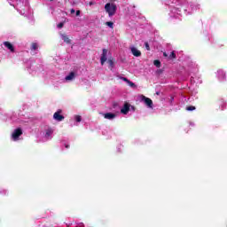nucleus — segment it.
Returning <instances> with one entry per match:
<instances>
[{
  "label": "nucleus",
  "mask_w": 227,
  "mask_h": 227,
  "mask_svg": "<svg viewBox=\"0 0 227 227\" xmlns=\"http://www.w3.org/2000/svg\"><path fill=\"white\" fill-rule=\"evenodd\" d=\"M116 10L117 7L115 4L107 3L105 5V11L108 13L109 17L116 15Z\"/></svg>",
  "instance_id": "nucleus-1"
},
{
  "label": "nucleus",
  "mask_w": 227,
  "mask_h": 227,
  "mask_svg": "<svg viewBox=\"0 0 227 227\" xmlns=\"http://www.w3.org/2000/svg\"><path fill=\"white\" fill-rule=\"evenodd\" d=\"M20 136H22V129L18 128V129H14V131L12 132V138L14 141H19V137Z\"/></svg>",
  "instance_id": "nucleus-2"
},
{
  "label": "nucleus",
  "mask_w": 227,
  "mask_h": 227,
  "mask_svg": "<svg viewBox=\"0 0 227 227\" xmlns=\"http://www.w3.org/2000/svg\"><path fill=\"white\" fill-rule=\"evenodd\" d=\"M61 113H63L62 110H58V111L53 114L54 120H56L57 121H63V120H65V116L61 115Z\"/></svg>",
  "instance_id": "nucleus-3"
},
{
  "label": "nucleus",
  "mask_w": 227,
  "mask_h": 227,
  "mask_svg": "<svg viewBox=\"0 0 227 227\" xmlns=\"http://www.w3.org/2000/svg\"><path fill=\"white\" fill-rule=\"evenodd\" d=\"M107 52H109V51H107V49H103V52L101 54V58H100V63L102 66H104L106 61H107Z\"/></svg>",
  "instance_id": "nucleus-4"
},
{
  "label": "nucleus",
  "mask_w": 227,
  "mask_h": 227,
  "mask_svg": "<svg viewBox=\"0 0 227 227\" xmlns=\"http://www.w3.org/2000/svg\"><path fill=\"white\" fill-rule=\"evenodd\" d=\"M143 100L146 106L151 107V108L153 107V101H152V99L143 96Z\"/></svg>",
  "instance_id": "nucleus-5"
},
{
  "label": "nucleus",
  "mask_w": 227,
  "mask_h": 227,
  "mask_svg": "<svg viewBox=\"0 0 227 227\" xmlns=\"http://www.w3.org/2000/svg\"><path fill=\"white\" fill-rule=\"evenodd\" d=\"M129 111H130V105H129V103H125L122 109H121V113L122 114H127Z\"/></svg>",
  "instance_id": "nucleus-6"
},
{
  "label": "nucleus",
  "mask_w": 227,
  "mask_h": 227,
  "mask_svg": "<svg viewBox=\"0 0 227 227\" xmlns=\"http://www.w3.org/2000/svg\"><path fill=\"white\" fill-rule=\"evenodd\" d=\"M4 45L7 49H9V51H11V52H15V47H13V44H12V43L6 41L4 43Z\"/></svg>",
  "instance_id": "nucleus-7"
},
{
  "label": "nucleus",
  "mask_w": 227,
  "mask_h": 227,
  "mask_svg": "<svg viewBox=\"0 0 227 227\" xmlns=\"http://www.w3.org/2000/svg\"><path fill=\"white\" fill-rule=\"evenodd\" d=\"M131 52L136 58H139L141 56V51L137 50L136 47H131Z\"/></svg>",
  "instance_id": "nucleus-8"
},
{
  "label": "nucleus",
  "mask_w": 227,
  "mask_h": 227,
  "mask_svg": "<svg viewBox=\"0 0 227 227\" xmlns=\"http://www.w3.org/2000/svg\"><path fill=\"white\" fill-rule=\"evenodd\" d=\"M104 118H106V120H113L114 118H116V114L112 113H106L104 114Z\"/></svg>",
  "instance_id": "nucleus-9"
},
{
  "label": "nucleus",
  "mask_w": 227,
  "mask_h": 227,
  "mask_svg": "<svg viewBox=\"0 0 227 227\" xmlns=\"http://www.w3.org/2000/svg\"><path fill=\"white\" fill-rule=\"evenodd\" d=\"M62 40L66 43H71L72 40H70V38L68 37V35L63 34L62 35Z\"/></svg>",
  "instance_id": "nucleus-10"
},
{
  "label": "nucleus",
  "mask_w": 227,
  "mask_h": 227,
  "mask_svg": "<svg viewBox=\"0 0 227 227\" xmlns=\"http://www.w3.org/2000/svg\"><path fill=\"white\" fill-rule=\"evenodd\" d=\"M75 77V73L71 72L67 76H66V81H72Z\"/></svg>",
  "instance_id": "nucleus-11"
},
{
  "label": "nucleus",
  "mask_w": 227,
  "mask_h": 227,
  "mask_svg": "<svg viewBox=\"0 0 227 227\" xmlns=\"http://www.w3.org/2000/svg\"><path fill=\"white\" fill-rule=\"evenodd\" d=\"M107 63L111 68H114V59L113 58H109Z\"/></svg>",
  "instance_id": "nucleus-12"
},
{
  "label": "nucleus",
  "mask_w": 227,
  "mask_h": 227,
  "mask_svg": "<svg viewBox=\"0 0 227 227\" xmlns=\"http://www.w3.org/2000/svg\"><path fill=\"white\" fill-rule=\"evenodd\" d=\"M106 26H108V27H110V29H114V23L113 21H106L105 23Z\"/></svg>",
  "instance_id": "nucleus-13"
},
{
  "label": "nucleus",
  "mask_w": 227,
  "mask_h": 227,
  "mask_svg": "<svg viewBox=\"0 0 227 227\" xmlns=\"http://www.w3.org/2000/svg\"><path fill=\"white\" fill-rule=\"evenodd\" d=\"M38 50V43H32L31 44V51H37Z\"/></svg>",
  "instance_id": "nucleus-14"
},
{
  "label": "nucleus",
  "mask_w": 227,
  "mask_h": 227,
  "mask_svg": "<svg viewBox=\"0 0 227 227\" xmlns=\"http://www.w3.org/2000/svg\"><path fill=\"white\" fill-rule=\"evenodd\" d=\"M53 132H54V131L52 130V129H47V130H46L45 137H49L50 136H52V133H53Z\"/></svg>",
  "instance_id": "nucleus-15"
},
{
  "label": "nucleus",
  "mask_w": 227,
  "mask_h": 227,
  "mask_svg": "<svg viewBox=\"0 0 227 227\" xmlns=\"http://www.w3.org/2000/svg\"><path fill=\"white\" fill-rule=\"evenodd\" d=\"M154 67H157V68H160V60L156 59L153 61Z\"/></svg>",
  "instance_id": "nucleus-16"
},
{
  "label": "nucleus",
  "mask_w": 227,
  "mask_h": 227,
  "mask_svg": "<svg viewBox=\"0 0 227 227\" xmlns=\"http://www.w3.org/2000/svg\"><path fill=\"white\" fill-rule=\"evenodd\" d=\"M129 84V86H130V88H137V86L136 85V83H134L133 82H131L130 80H129V82H127Z\"/></svg>",
  "instance_id": "nucleus-17"
},
{
  "label": "nucleus",
  "mask_w": 227,
  "mask_h": 227,
  "mask_svg": "<svg viewBox=\"0 0 227 227\" xmlns=\"http://www.w3.org/2000/svg\"><path fill=\"white\" fill-rule=\"evenodd\" d=\"M169 59H176V54L175 51H172L169 55Z\"/></svg>",
  "instance_id": "nucleus-18"
},
{
  "label": "nucleus",
  "mask_w": 227,
  "mask_h": 227,
  "mask_svg": "<svg viewBox=\"0 0 227 227\" xmlns=\"http://www.w3.org/2000/svg\"><path fill=\"white\" fill-rule=\"evenodd\" d=\"M186 111H196V106H189L186 107Z\"/></svg>",
  "instance_id": "nucleus-19"
},
{
  "label": "nucleus",
  "mask_w": 227,
  "mask_h": 227,
  "mask_svg": "<svg viewBox=\"0 0 227 227\" xmlns=\"http://www.w3.org/2000/svg\"><path fill=\"white\" fill-rule=\"evenodd\" d=\"M75 121L81 122L82 118L81 117V115H76L75 117Z\"/></svg>",
  "instance_id": "nucleus-20"
},
{
  "label": "nucleus",
  "mask_w": 227,
  "mask_h": 227,
  "mask_svg": "<svg viewBox=\"0 0 227 227\" xmlns=\"http://www.w3.org/2000/svg\"><path fill=\"white\" fill-rule=\"evenodd\" d=\"M145 46L146 51H150V44L148 43V42L145 43Z\"/></svg>",
  "instance_id": "nucleus-21"
},
{
  "label": "nucleus",
  "mask_w": 227,
  "mask_h": 227,
  "mask_svg": "<svg viewBox=\"0 0 227 227\" xmlns=\"http://www.w3.org/2000/svg\"><path fill=\"white\" fill-rule=\"evenodd\" d=\"M121 81H124V82H129V79H128L127 77L121 76Z\"/></svg>",
  "instance_id": "nucleus-22"
},
{
  "label": "nucleus",
  "mask_w": 227,
  "mask_h": 227,
  "mask_svg": "<svg viewBox=\"0 0 227 227\" xmlns=\"http://www.w3.org/2000/svg\"><path fill=\"white\" fill-rule=\"evenodd\" d=\"M63 26H65V24L63 22H60V23L58 24V27L59 29H61V27H63Z\"/></svg>",
  "instance_id": "nucleus-23"
},
{
  "label": "nucleus",
  "mask_w": 227,
  "mask_h": 227,
  "mask_svg": "<svg viewBox=\"0 0 227 227\" xmlns=\"http://www.w3.org/2000/svg\"><path fill=\"white\" fill-rule=\"evenodd\" d=\"M79 15H81V11H76V17H79Z\"/></svg>",
  "instance_id": "nucleus-24"
},
{
  "label": "nucleus",
  "mask_w": 227,
  "mask_h": 227,
  "mask_svg": "<svg viewBox=\"0 0 227 227\" xmlns=\"http://www.w3.org/2000/svg\"><path fill=\"white\" fill-rule=\"evenodd\" d=\"M70 13H72V14L75 13V9H71Z\"/></svg>",
  "instance_id": "nucleus-25"
},
{
  "label": "nucleus",
  "mask_w": 227,
  "mask_h": 227,
  "mask_svg": "<svg viewBox=\"0 0 227 227\" xmlns=\"http://www.w3.org/2000/svg\"><path fill=\"white\" fill-rule=\"evenodd\" d=\"M163 56H164V58H168V53L164 52Z\"/></svg>",
  "instance_id": "nucleus-26"
},
{
  "label": "nucleus",
  "mask_w": 227,
  "mask_h": 227,
  "mask_svg": "<svg viewBox=\"0 0 227 227\" xmlns=\"http://www.w3.org/2000/svg\"><path fill=\"white\" fill-rule=\"evenodd\" d=\"M66 148H70L69 145H65Z\"/></svg>",
  "instance_id": "nucleus-27"
},
{
  "label": "nucleus",
  "mask_w": 227,
  "mask_h": 227,
  "mask_svg": "<svg viewBox=\"0 0 227 227\" xmlns=\"http://www.w3.org/2000/svg\"><path fill=\"white\" fill-rule=\"evenodd\" d=\"M91 4H93V2H90V6H91Z\"/></svg>",
  "instance_id": "nucleus-28"
},
{
  "label": "nucleus",
  "mask_w": 227,
  "mask_h": 227,
  "mask_svg": "<svg viewBox=\"0 0 227 227\" xmlns=\"http://www.w3.org/2000/svg\"><path fill=\"white\" fill-rule=\"evenodd\" d=\"M156 94H157V95H160V93H159V92H156Z\"/></svg>",
  "instance_id": "nucleus-29"
},
{
  "label": "nucleus",
  "mask_w": 227,
  "mask_h": 227,
  "mask_svg": "<svg viewBox=\"0 0 227 227\" xmlns=\"http://www.w3.org/2000/svg\"><path fill=\"white\" fill-rule=\"evenodd\" d=\"M50 1H54V0H50Z\"/></svg>",
  "instance_id": "nucleus-30"
}]
</instances>
